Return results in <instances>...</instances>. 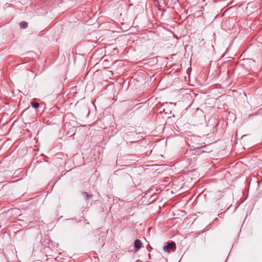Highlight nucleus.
Wrapping results in <instances>:
<instances>
[{"mask_svg": "<svg viewBox=\"0 0 262 262\" xmlns=\"http://www.w3.org/2000/svg\"><path fill=\"white\" fill-rule=\"evenodd\" d=\"M175 246H176V244L174 242H171L170 243H168L167 244V245L165 246L163 248V250L165 252H169V249L173 248L174 247H175Z\"/></svg>", "mask_w": 262, "mask_h": 262, "instance_id": "1", "label": "nucleus"}, {"mask_svg": "<svg viewBox=\"0 0 262 262\" xmlns=\"http://www.w3.org/2000/svg\"><path fill=\"white\" fill-rule=\"evenodd\" d=\"M134 245L136 248L139 249L142 247V243L140 239H136L135 241Z\"/></svg>", "mask_w": 262, "mask_h": 262, "instance_id": "2", "label": "nucleus"}, {"mask_svg": "<svg viewBox=\"0 0 262 262\" xmlns=\"http://www.w3.org/2000/svg\"><path fill=\"white\" fill-rule=\"evenodd\" d=\"M19 27L21 29H26L28 27V23L26 21H22L19 23Z\"/></svg>", "mask_w": 262, "mask_h": 262, "instance_id": "3", "label": "nucleus"}, {"mask_svg": "<svg viewBox=\"0 0 262 262\" xmlns=\"http://www.w3.org/2000/svg\"><path fill=\"white\" fill-rule=\"evenodd\" d=\"M82 195H83V196L84 197V198H85V199L86 200H89V198L90 196H93V195H89L88 193L87 192H85V191L82 192Z\"/></svg>", "mask_w": 262, "mask_h": 262, "instance_id": "4", "label": "nucleus"}, {"mask_svg": "<svg viewBox=\"0 0 262 262\" xmlns=\"http://www.w3.org/2000/svg\"><path fill=\"white\" fill-rule=\"evenodd\" d=\"M31 105L34 108H37L39 106V103L38 102H31Z\"/></svg>", "mask_w": 262, "mask_h": 262, "instance_id": "5", "label": "nucleus"}]
</instances>
